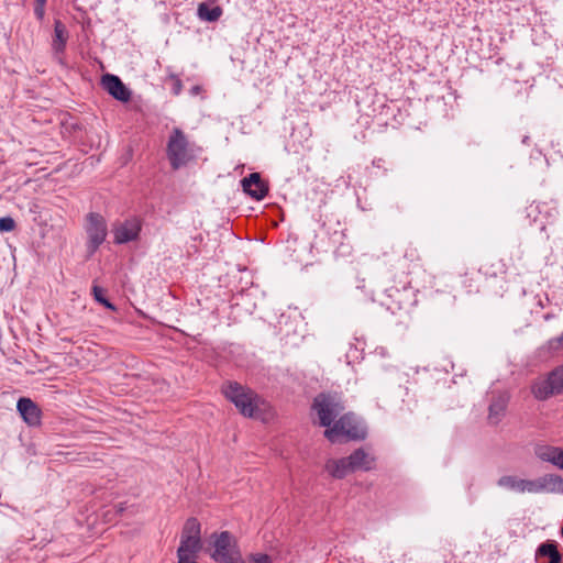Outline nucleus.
Returning a JSON list of instances; mask_svg holds the SVG:
<instances>
[{
    "mask_svg": "<svg viewBox=\"0 0 563 563\" xmlns=\"http://www.w3.org/2000/svg\"><path fill=\"white\" fill-rule=\"evenodd\" d=\"M222 391L244 417H257L265 406V401L255 391L236 382L227 383Z\"/></svg>",
    "mask_w": 563,
    "mask_h": 563,
    "instance_id": "nucleus-1",
    "label": "nucleus"
},
{
    "mask_svg": "<svg viewBox=\"0 0 563 563\" xmlns=\"http://www.w3.org/2000/svg\"><path fill=\"white\" fill-rule=\"evenodd\" d=\"M166 154L173 169H179L187 165L195 155L186 134L174 128L167 142Z\"/></svg>",
    "mask_w": 563,
    "mask_h": 563,
    "instance_id": "nucleus-2",
    "label": "nucleus"
},
{
    "mask_svg": "<svg viewBox=\"0 0 563 563\" xmlns=\"http://www.w3.org/2000/svg\"><path fill=\"white\" fill-rule=\"evenodd\" d=\"M209 541L213 549L210 555L216 562L238 563L241 559L236 540L229 531L213 532Z\"/></svg>",
    "mask_w": 563,
    "mask_h": 563,
    "instance_id": "nucleus-3",
    "label": "nucleus"
},
{
    "mask_svg": "<svg viewBox=\"0 0 563 563\" xmlns=\"http://www.w3.org/2000/svg\"><path fill=\"white\" fill-rule=\"evenodd\" d=\"M324 437L332 443L343 437L351 440H363L366 437V429L353 413H345L332 427L325 429Z\"/></svg>",
    "mask_w": 563,
    "mask_h": 563,
    "instance_id": "nucleus-4",
    "label": "nucleus"
},
{
    "mask_svg": "<svg viewBox=\"0 0 563 563\" xmlns=\"http://www.w3.org/2000/svg\"><path fill=\"white\" fill-rule=\"evenodd\" d=\"M201 526L197 518H188L183 527L180 544L177 549L178 562L192 559L201 550Z\"/></svg>",
    "mask_w": 563,
    "mask_h": 563,
    "instance_id": "nucleus-5",
    "label": "nucleus"
},
{
    "mask_svg": "<svg viewBox=\"0 0 563 563\" xmlns=\"http://www.w3.org/2000/svg\"><path fill=\"white\" fill-rule=\"evenodd\" d=\"M312 408L316 410L319 418V423L322 427L330 428L335 418L340 416L344 407L336 395L320 394L314 400Z\"/></svg>",
    "mask_w": 563,
    "mask_h": 563,
    "instance_id": "nucleus-6",
    "label": "nucleus"
},
{
    "mask_svg": "<svg viewBox=\"0 0 563 563\" xmlns=\"http://www.w3.org/2000/svg\"><path fill=\"white\" fill-rule=\"evenodd\" d=\"M85 231L87 234V253L92 256L100 245L106 241L108 234L107 222L103 216L90 212L86 217Z\"/></svg>",
    "mask_w": 563,
    "mask_h": 563,
    "instance_id": "nucleus-7",
    "label": "nucleus"
},
{
    "mask_svg": "<svg viewBox=\"0 0 563 563\" xmlns=\"http://www.w3.org/2000/svg\"><path fill=\"white\" fill-rule=\"evenodd\" d=\"M531 391L538 400H547L563 393V365L558 366L547 377L537 379Z\"/></svg>",
    "mask_w": 563,
    "mask_h": 563,
    "instance_id": "nucleus-8",
    "label": "nucleus"
},
{
    "mask_svg": "<svg viewBox=\"0 0 563 563\" xmlns=\"http://www.w3.org/2000/svg\"><path fill=\"white\" fill-rule=\"evenodd\" d=\"M142 230V220L131 217L113 225V239L115 244H125L136 241Z\"/></svg>",
    "mask_w": 563,
    "mask_h": 563,
    "instance_id": "nucleus-9",
    "label": "nucleus"
},
{
    "mask_svg": "<svg viewBox=\"0 0 563 563\" xmlns=\"http://www.w3.org/2000/svg\"><path fill=\"white\" fill-rule=\"evenodd\" d=\"M387 296L397 306L399 310H408L417 303L416 290L411 287L410 280L401 283V286H390L387 290Z\"/></svg>",
    "mask_w": 563,
    "mask_h": 563,
    "instance_id": "nucleus-10",
    "label": "nucleus"
},
{
    "mask_svg": "<svg viewBox=\"0 0 563 563\" xmlns=\"http://www.w3.org/2000/svg\"><path fill=\"white\" fill-rule=\"evenodd\" d=\"M497 485L504 489L518 494H536L534 479H523L515 475H504L497 481Z\"/></svg>",
    "mask_w": 563,
    "mask_h": 563,
    "instance_id": "nucleus-11",
    "label": "nucleus"
},
{
    "mask_svg": "<svg viewBox=\"0 0 563 563\" xmlns=\"http://www.w3.org/2000/svg\"><path fill=\"white\" fill-rule=\"evenodd\" d=\"M101 85L103 89L111 95L114 99L126 102L131 98L130 90L124 86L122 80L111 74H106L101 78Z\"/></svg>",
    "mask_w": 563,
    "mask_h": 563,
    "instance_id": "nucleus-12",
    "label": "nucleus"
},
{
    "mask_svg": "<svg viewBox=\"0 0 563 563\" xmlns=\"http://www.w3.org/2000/svg\"><path fill=\"white\" fill-rule=\"evenodd\" d=\"M534 455L542 462L551 463L563 468V449L550 444L539 443L533 448Z\"/></svg>",
    "mask_w": 563,
    "mask_h": 563,
    "instance_id": "nucleus-13",
    "label": "nucleus"
},
{
    "mask_svg": "<svg viewBox=\"0 0 563 563\" xmlns=\"http://www.w3.org/2000/svg\"><path fill=\"white\" fill-rule=\"evenodd\" d=\"M536 494H563V477L558 474H544L534 478Z\"/></svg>",
    "mask_w": 563,
    "mask_h": 563,
    "instance_id": "nucleus-14",
    "label": "nucleus"
},
{
    "mask_svg": "<svg viewBox=\"0 0 563 563\" xmlns=\"http://www.w3.org/2000/svg\"><path fill=\"white\" fill-rule=\"evenodd\" d=\"M241 183L243 190L256 200L264 199L268 192V186L258 173L250 174Z\"/></svg>",
    "mask_w": 563,
    "mask_h": 563,
    "instance_id": "nucleus-15",
    "label": "nucleus"
},
{
    "mask_svg": "<svg viewBox=\"0 0 563 563\" xmlns=\"http://www.w3.org/2000/svg\"><path fill=\"white\" fill-rule=\"evenodd\" d=\"M352 471L368 472L375 468L376 457L363 448L355 450L349 456Z\"/></svg>",
    "mask_w": 563,
    "mask_h": 563,
    "instance_id": "nucleus-16",
    "label": "nucleus"
},
{
    "mask_svg": "<svg viewBox=\"0 0 563 563\" xmlns=\"http://www.w3.org/2000/svg\"><path fill=\"white\" fill-rule=\"evenodd\" d=\"M16 408L29 426L35 427L41 423V409L30 398H20Z\"/></svg>",
    "mask_w": 563,
    "mask_h": 563,
    "instance_id": "nucleus-17",
    "label": "nucleus"
},
{
    "mask_svg": "<svg viewBox=\"0 0 563 563\" xmlns=\"http://www.w3.org/2000/svg\"><path fill=\"white\" fill-rule=\"evenodd\" d=\"M67 40H68V32H67L65 24L62 21L56 20L54 23V37H53V42H52V49H53L55 58L60 64H63L62 55L65 52Z\"/></svg>",
    "mask_w": 563,
    "mask_h": 563,
    "instance_id": "nucleus-18",
    "label": "nucleus"
},
{
    "mask_svg": "<svg viewBox=\"0 0 563 563\" xmlns=\"http://www.w3.org/2000/svg\"><path fill=\"white\" fill-rule=\"evenodd\" d=\"M508 397L505 394H499L489 405L488 420L492 424L500 422L507 408Z\"/></svg>",
    "mask_w": 563,
    "mask_h": 563,
    "instance_id": "nucleus-19",
    "label": "nucleus"
},
{
    "mask_svg": "<svg viewBox=\"0 0 563 563\" xmlns=\"http://www.w3.org/2000/svg\"><path fill=\"white\" fill-rule=\"evenodd\" d=\"M548 558L549 563H562V555L558 550V543L548 540L541 543L536 551V559Z\"/></svg>",
    "mask_w": 563,
    "mask_h": 563,
    "instance_id": "nucleus-20",
    "label": "nucleus"
},
{
    "mask_svg": "<svg viewBox=\"0 0 563 563\" xmlns=\"http://www.w3.org/2000/svg\"><path fill=\"white\" fill-rule=\"evenodd\" d=\"M328 473L335 478H343L352 471L349 457L329 460L325 464Z\"/></svg>",
    "mask_w": 563,
    "mask_h": 563,
    "instance_id": "nucleus-21",
    "label": "nucleus"
},
{
    "mask_svg": "<svg viewBox=\"0 0 563 563\" xmlns=\"http://www.w3.org/2000/svg\"><path fill=\"white\" fill-rule=\"evenodd\" d=\"M198 16L202 21L207 22H216L220 19L223 11L219 5L210 7L208 3L202 2L198 5Z\"/></svg>",
    "mask_w": 563,
    "mask_h": 563,
    "instance_id": "nucleus-22",
    "label": "nucleus"
},
{
    "mask_svg": "<svg viewBox=\"0 0 563 563\" xmlns=\"http://www.w3.org/2000/svg\"><path fill=\"white\" fill-rule=\"evenodd\" d=\"M92 295H93L95 300L98 301L99 303H101L102 306H104L107 309L112 310V311L117 310L115 306L113 303H111L104 297V290L101 287L93 285L92 286Z\"/></svg>",
    "mask_w": 563,
    "mask_h": 563,
    "instance_id": "nucleus-23",
    "label": "nucleus"
},
{
    "mask_svg": "<svg viewBox=\"0 0 563 563\" xmlns=\"http://www.w3.org/2000/svg\"><path fill=\"white\" fill-rule=\"evenodd\" d=\"M238 563H272V560L267 554L256 553L250 554L245 559L241 558Z\"/></svg>",
    "mask_w": 563,
    "mask_h": 563,
    "instance_id": "nucleus-24",
    "label": "nucleus"
},
{
    "mask_svg": "<svg viewBox=\"0 0 563 563\" xmlns=\"http://www.w3.org/2000/svg\"><path fill=\"white\" fill-rule=\"evenodd\" d=\"M15 229V221L11 217L0 218V232H11Z\"/></svg>",
    "mask_w": 563,
    "mask_h": 563,
    "instance_id": "nucleus-25",
    "label": "nucleus"
},
{
    "mask_svg": "<svg viewBox=\"0 0 563 563\" xmlns=\"http://www.w3.org/2000/svg\"><path fill=\"white\" fill-rule=\"evenodd\" d=\"M548 344H549V349L551 351H559V350L563 349V333L558 338L551 339L548 342Z\"/></svg>",
    "mask_w": 563,
    "mask_h": 563,
    "instance_id": "nucleus-26",
    "label": "nucleus"
},
{
    "mask_svg": "<svg viewBox=\"0 0 563 563\" xmlns=\"http://www.w3.org/2000/svg\"><path fill=\"white\" fill-rule=\"evenodd\" d=\"M405 257H408L410 260H419V255L416 249L410 247L406 251Z\"/></svg>",
    "mask_w": 563,
    "mask_h": 563,
    "instance_id": "nucleus-27",
    "label": "nucleus"
},
{
    "mask_svg": "<svg viewBox=\"0 0 563 563\" xmlns=\"http://www.w3.org/2000/svg\"><path fill=\"white\" fill-rule=\"evenodd\" d=\"M35 14L37 15V18L42 19L43 18V14H44V10H43V5L41 7H36L35 8Z\"/></svg>",
    "mask_w": 563,
    "mask_h": 563,
    "instance_id": "nucleus-28",
    "label": "nucleus"
},
{
    "mask_svg": "<svg viewBox=\"0 0 563 563\" xmlns=\"http://www.w3.org/2000/svg\"><path fill=\"white\" fill-rule=\"evenodd\" d=\"M537 210H538V211H540V206H539V205H536V206H532V205H531V206H530V212H529V214H528V216H529V217H531L532 212H533V211H537Z\"/></svg>",
    "mask_w": 563,
    "mask_h": 563,
    "instance_id": "nucleus-29",
    "label": "nucleus"
},
{
    "mask_svg": "<svg viewBox=\"0 0 563 563\" xmlns=\"http://www.w3.org/2000/svg\"><path fill=\"white\" fill-rule=\"evenodd\" d=\"M180 89H181V84L179 80H177L176 85H175V93L178 95L180 92Z\"/></svg>",
    "mask_w": 563,
    "mask_h": 563,
    "instance_id": "nucleus-30",
    "label": "nucleus"
},
{
    "mask_svg": "<svg viewBox=\"0 0 563 563\" xmlns=\"http://www.w3.org/2000/svg\"><path fill=\"white\" fill-rule=\"evenodd\" d=\"M40 5H44L47 0H36Z\"/></svg>",
    "mask_w": 563,
    "mask_h": 563,
    "instance_id": "nucleus-31",
    "label": "nucleus"
},
{
    "mask_svg": "<svg viewBox=\"0 0 563 563\" xmlns=\"http://www.w3.org/2000/svg\"><path fill=\"white\" fill-rule=\"evenodd\" d=\"M528 140H529V137H528V136H525V137H523V140H522V143H527V142H528Z\"/></svg>",
    "mask_w": 563,
    "mask_h": 563,
    "instance_id": "nucleus-32",
    "label": "nucleus"
},
{
    "mask_svg": "<svg viewBox=\"0 0 563 563\" xmlns=\"http://www.w3.org/2000/svg\"><path fill=\"white\" fill-rule=\"evenodd\" d=\"M123 510H124L123 506H122V505H120V507H119V511L121 512V511H123Z\"/></svg>",
    "mask_w": 563,
    "mask_h": 563,
    "instance_id": "nucleus-33",
    "label": "nucleus"
},
{
    "mask_svg": "<svg viewBox=\"0 0 563 563\" xmlns=\"http://www.w3.org/2000/svg\"><path fill=\"white\" fill-rule=\"evenodd\" d=\"M561 534H562V537H563V525H562V528H561Z\"/></svg>",
    "mask_w": 563,
    "mask_h": 563,
    "instance_id": "nucleus-34",
    "label": "nucleus"
}]
</instances>
